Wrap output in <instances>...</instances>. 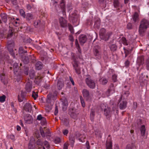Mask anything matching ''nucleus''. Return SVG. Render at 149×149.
Returning <instances> with one entry per match:
<instances>
[{"label":"nucleus","mask_w":149,"mask_h":149,"mask_svg":"<svg viewBox=\"0 0 149 149\" xmlns=\"http://www.w3.org/2000/svg\"><path fill=\"white\" fill-rule=\"evenodd\" d=\"M149 27V21L146 19H143L141 22L139 28V32L142 34L147 28Z\"/></svg>","instance_id":"1"},{"label":"nucleus","mask_w":149,"mask_h":149,"mask_svg":"<svg viewBox=\"0 0 149 149\" xmlns=\"http://www.w3.org/2000/svg\"><path fill=\"white\" fill-rule=\"evenodd\" d=\"M111 34L110 33L106 34V30L104 28H102L100 29V38L105 40H107L109 37L110 35Z\"/></svg>","instance_id":"2"},{"label":"nucleus","mask_w":149,"mask_h":149,"mask_svg":"<svg viewBox=\"0 0 149 149\" xmlns=\"http://www.w3.org/2000/svg\"><path fill=\"white\" fill-rule=\"evenodd\" d=\"M86 81L87 84L90 88L93 89L95 88V85L94 81L90 78H86Z\"/></svg>","instance_id":"3"},{"label":"nucleus","mask_w":149,"mask_h":149,"mask_svg":"<svg viewBox=\"0 0 149 149\" xmlns=\"http://www.w3.org/2000/svg\"><path fill=\"white\" fill-rule=\"evenodd\" d=\"M59 22L61 27H64L67 26V21L63 17H61L59 18Z\"/></svg>","instance_id":"4"},{"label":"nucleus","mask_w":149,"mask_h":149,"mask_svg":"<svg viewBox=\"0 0 149 149\" xmlns=\"http://www.w3.org/2000/svg\"><path fill=\"white\" fill-rule=\"evenodd\" d=\"M24 120L25 122L28 124L32 123L33 121V119L31 116L29 114H26L24 116Z\"/></svg>","instance_id":"5"},{"label":"nucleus","mask_w":149,"mask_h":149,"mask_svg":"<svg viewBox=\"0 0 149 149\" xmlns=\"http://www.w3.org/2000/svg\"><path fill=\"white\" fill-rule=\"evenodd\" d=\"M32 88V82L30 80H29L27 82L25 87V89L28 92H30Z\"/></svg>","instance_id":"6"},{"label":"nucleus","mask_w":149,"mask_h":149,"mask_svg":"<svg viewBox=\"0 0 149 149\" xmlns=\"http://www.w3.org/2000/svg\"><path fill=\"white\" fill-rule=\"evenodd\" d=\"M25 93L21 92V94L18 95V100L19 102H22L25 99Z\"/></svg>","instance_id":"7"},{"label":"nucleus","mask_w":149,"mask_h":149,"mask_svg":"<svg viewBox=\"0 0 149 149\" xmlns=\"http://www.w3.org/2000/svg\"><path fill=\"white\" fill-rule=\"evenodd\" d=\"M24 109L26 111L30 112L31 110L32 107L29 103H26L24 106Z\"/></svg>","instance_id":"8"},{"label":"nucleus","mask_w":149,"mask_h":149,"mask_svg":"<svg viewBox=\"0 0 149 149\" xmlns=\"http://www.w3.org/2000/svg\"><path fill=\"white\" fill-rule=\"evenodd\" d=\"M127 102L126 101L121 102L119 105L120 108L122 110L125 109L127 107Z\"/></svg>","instance_id":"9"},{"label":"nucleus","mask_w":149,"mask_h":149,"mask_svg":"<svg viewBox=\"0 0 149 149\" xmlns=\"http://www.w3.org/2000/svg\"><path fill=\"white\" fill-rule=\"evenodd\" d=\"M78 17L77 15H73L70 17V19L72 20L73 23L76 22L78 21Z\"/></svg>","instance_id":"10"},{"label":"nucleus","mask_w":149,"mask_h":149,"mask_svg":"<svg viewBox=\"0 0 149 149\" xmlns=\"http://www.w3.org/2000/svg\"><path fill=\"white\" fill-rule=\"evenodd\" d=\"M64 86L63 82V81L58 80L57 84V87L59 90H61Z\"/></svg>","instance_id":"11"},{"label":"nucleus","mask_w":149,"mask_h":149,"mask_svg":"<svg viewBox=\"0 0 149 149\" xmlns=\"http://www.w3.org/2000/svg\"><path fill=\"white\" fill-rule=\"evenodd\" d=\"M13 45L12 44L9 45H8V50L10 52L11 55L14 56H15V54L13 52Z\"/></svg>","instance_id":"12"},{"label":"nucleus","mask_w":149,"mask_h":149,"mask_svg":"<svg viewBox=\"0 0 149 149\" xmlns=\"http://www.w3.org/2000/svg\"><path fill=\"white\" fill-rule=\"evenodd\" d=\"M79 40L81 43H84L86 40V37L85 36L82 35L80 36Z\"/></svg>","instance_id":"13"},{"label":"nucleus","mask_w":149,"mask_h":149,"mask_svg":"<svg viewBox=\"0 0 149 149\" xmlns=\"http://www.w3.org/2000/svg\"><path fill=\"white\" fill-rule=\"evenodd\" d=\"M104 114L107 117L110 116V109L108 107L104 109Z\"/></svg>","instance_id":"14"},{"label":"nucleus","mask_w":149,"mask_h":149,"mask_svg":"<svg viewBox=\"0 0 149 149\" xmlns=\"http://www.w3.org/2000/svg\"><path fill=\"white\" fill-rule=\"evenodd\" d=\"M140 130L141 136H144L146 131L145 126L144 125L142 126L141 127Z\"/></svg>","instance_id":"15"},{"label":"nucleus","mask_w":149,"mask_h":149,"mask_svg":"<svg viewBox=\"0 0 149 149\" xmlns=\"http://www.w3.org/2000/svg\"><path fill=\"white\" fill-rule=\"evenodd\" d=\"M82 94L84 97H87L89 95V92L86 89H84L82 91Z\"/></svg>","instance_id":"16"},{"label":"nucleus","mask_w":149,"mask_h":149,"mask_svg":"<svg viewBox=\"0 0 149 149\" xmlns=\"http://www.w3.org/2000/svg\"><path fill=\"white\" fill-rule=\"evenodd\" d=\"M86 138V135L85 134H81L79 137V140L80 141L84 142L85 141V139Z\"/></svg>","instance_id":"17"},{"label":"nucleus","mask_w":149,"mask_h":149,"mask_svg":"<svg viewBox=\"0 0 149 149\" xmlns=\"http://www.w3.org/2000/svg\"><path fill=\"white\" fill-rule=\"evenodd\" d=\"M99 81L100 83L103 85L106 84L108 82L107 79L104 77L101 78L100 79Z\"/></svg>","instance_id":"18"},{"label":"nucleus","mask_w":149,"mask_h":149,"mask_svg":"<svg viewBox=\"0 0 149 149\" xmlns=\"http://www.w3.org/2000/svg\"><path fill=\"white\" fill-rule=\"evenodd\" d=\"M107 149H112V143L111 141H107L106 143Z\"/></svg>","instance_id":"19"},{"label":"nucleus","mask_w":149,"mask_h":149,"mask_svg":"<svg viewBox=\"0 0 149 149\" xmlns=\"http://www.w3.org/2000/svg\"><path fill=\"white\" fill-rule=\"evenodd\" d=\"M1 17L2 19V20L6 22L7 20V15L5 13L2 14L1 15Z\"/></svg>","instance_id":"20"},{"label":"nucleus","mask_w":149,"mask_h":149,"mask_svg":"<svg viewBox=\"0 0 149 149\" xmlns=\"http://www.w3.org/2000/svg\"><path fill=\"white\" fill-rule=\"evenodd\" d=\"M115 92V90L113 88H111L108 90L107 92V95L108 96L110 94H112Z\"/></svg>","instance_id":"21"},{"label":"nucleus","mask_w":149,"mask_h":149,"mask_svg":"<svg viewBox=\"0 0 149 149\" xmlns=\"http://www.w3.org/2000/svg\"><path fill=\"white\" fill-rule=\"evenodd\" d=\"M36 69L39 70L42 68V63L40 62H37L36 65Z\"/></svg>","instance_id":"22"},{"label":"nucleus","mask_w":149,"mask_h":149,"mask_svg":"<svg viewBox=\"0 0 149 149\" xmlns=\"http://www.w3.org/2000/svg\"><path fill=\"white\" fill-rule=\"evenodd\" d=\"M120 41L121 43H122L124 45H128V44L126 40L125 37H122L120 40Z\"/></svg>","instance_id":"23"},{"label":"nucleus","mask_w":149,"mask_h":149,"mask_svg":"<svg viewBox=\"0 0 149 149\" xmlns=\"http://www.w3.org/2000/svg\"><path fill=\"white\" fill-rule=\"evenodd\" d=\"M14 73L16 74L15 73L17 72L18 70L19 69V67L18 63H15L14 64Z\"/></svg>","instance_id":"24"},{"label":"nucleus","mask_w":149,"mask_h":149,"mask_svg":"<svg viewBox=\"0 0 149 149\" xmlns=\"http://www.w3.org/2000/svg\"><path fill=\"white\" fill-rule=\"evenodd\" d=\"M26 18L27 20H30L33 19V17L31 14L28 13L26 14Z\"/></svg>","instance_id":"25"},{"label":"nucleus","mask_w":149,"mask_h":149,"mask_svg":"<svg viewBox=\"0 0 149 149\" xmlns=\"http://www.w3.org/2000/svg\"><path fill=\"white\" fill-rule=\"evenodd\" d=\"M139 15L136 12H135L133 16V19L134 21L136 22L138 19Z\"/></svg>","instance_id":"26"},{"label":"nucleus","mask_w":149,"mask_h":149,"mask_svg":"<svg viewBox=\"0 0 149 149\" xmlns=\"http://www.w3.org/2000/svg\"><path fill=\"white\" fill-rule=\"evenodd\" d=\"M6 97L5 95L0 96V102L3 103L6 101Z\"/></svg>","instance_id":"27"},{"label":"nucleus","mask_w":149,"mask_h":149,"mask_svg":"<svg viewBox=\"0 0 149 149\" xmlns=\"http://www.w3.org/2000/svg\"><path fill=\"white\" fill-rule=\"evenodd\" d=\"M72 64L74 68H75L78 67V62L75 60H74V61L72 62Z\"/></svg>","instance_id":"28"},{"label":"nucleus","mask_w":149,"mask_h":149,"mask_svg":"<svg viewBox=\"0 0 149 149\" xmlns=\"http://www.w3.org/2000/svg\"><path fill=\"white\" fill-rule=\"evenodd\" d=\"M110 48L111 51H114L117 49V46L113 44L110 46Z\"/></svg>","instance_id":"29"},{"label":"nucleus","mask_w":149,"mask_h":149,"mask_svg":"<svg viewBox=\"0 0 149 149\" xmlns=\"http://www.w3.org/2000/svg\"><path fill=\"white\" fill-rule=\"evenodd\" d=\"M29 76L31 79H32L34 77L35 75V73L34 71L32 70L29 73Z\"/></svg>","instance_id":"30"},{"label":"nucleus","mask_w":149,"mask_h":149,"mask_svg":"<svg viewBox=\"0 0 149 149\" xmlns=\"http://www.w3.org/2000/svg\"><path fill=\"white\" fill-rule=\"evenodd\" d=\"M119 4L118 0H114L113 5L115 8H118L119 6Z\"/></svg>","instance_id":"31"},{"label":"nucleus","mask_w":149,"mask_h":149,"mask_svg":"<svg viewBox=\"0 0 149 149\" xmlns=\"http://www.w3.org/2000/svg\"><path fill=\"white\" fill-rule=\"evenodd\" d=\"M63 107L64 110H65L67 106L68 105V103L67 101H65L63 102Z\"/></svg>","instance_id":"32"},{"label":"nucleus","mask_w":149,"mask_h":149,"mask_svg":"<svg viewBox=\"0 0 149 149\" xmlns=\"http://www.w3.org/2000/svg\"><path fill=\"white\" fill-rule=\"evenodd\" d=\"M134 146L133 144L127 145L125 149H133Z\"/></svg>","instance_id":"33"},{"label":"nucleus","mask_w":149,"mask_h":149,"mask_svg":"<svg viewBox=\"0 0 149 149\" xmlns=\"http://www.w3.org/2000/svg\"><path fill=\"white\" fill-rule=\"evenodd\" d=\"M37 145L40 146L38 147V148H39V149H41V148H42V146L41 145L42 143L41 142L40 140L39 139L37 141Z\"/></svg>","instance_id":"34"},{"label":"nucleus","mask_w":149,"mask_h":149,"mask_svg":"<svg viewBox=\"0 0 149 149\" xmlns=\"http://www.w3.org/2000/svg\"><path fill=\"white\" fill-rule=\"evenodd\" d=\"M19 13H20V15L22 16L23 17H25V12L23 9H21L19 10Z\"/></svg>","instance_id":"35"},{"label":"nucleus","mask_w":149,"mask_h":149,"mask_svg":"<svg viewBox=\"0 0 149 149\" xmlns=\"http://www.w3.org/2000/svg\"><path fill=\"white\" fill-rule=\"evenodd\" d=\"M80 99L81 105L83 107H84L85 106V104L83 98L81 96H80Z\"/></svg>","instance_id":"36"},{"label":"nucleus","mask_w":149,"mask_h":149,"mask_svg":"<svg viewBox=\"0 0 149 149\" xmlns=\"http://www.w3.org/2000/svg\"><path fill=\"white\" fill-rule=\"evenodd\" d=\"M117 75L116 74H113L112 75V80L113 82H116L117 81Z\"/></svg>","instance_id":"37"},{"label":"nucleus","mask_w":149,"mask_h":149,"mask_svg":"<svg viewBox=\"0 0 149 149\" xmlns=\"http://www.w3.org/2000/svg\"><path fill=\"white\" fill-rule=\"evenodd\" d=\"M44 144L45 147L47 149H49V145L48 142L47 141H45L44 142Z\"/></svg>","instance_id":"38"},{"label":"nucleus","mask_w":149,"mask_h":149,"mask_svg":"<svg viewBox=\"0 0 149 149\" xmlns=\"http://www.w3.org/2000/svg\"><path fill=\"white\" fill-rule=\"evenodd\" d=\"M68 27L70 31L72 33H74V31L72 26L70 24L68 25Z\"/></svg>","instance_id":"39"},{"label":"nucleus","mask_w":149,"mask_h":149,"mask_svg":"<svg viewBox=\"0 0 149 149\" xmlns=\"http://www.w3.org/2000/svg\"><path fill=\"white\" fill-rule=\"evenodd\" d=\"M32 97H33L34 100H36L38 97L37 93L34 92H33L32 94Z\"/></svg>","instance_id":"40"},{"label":"nucleus","mask_w":149,"mask_h":149,"mask_svg":"<svg viewBox=\"0 0 149 149\" xmlns=\"http://www.w3.org/2000/svg\"><path fill=\"white\" fill-rule=\"evenodd\" d=\"M75 69L76 73L78 74H80L81 73L80 68L79 67L75 68H74Z\"/></svg>","instance_id":"41"},{"label":"nucleus","mask_w":149,"mask_h":149,"mask_svg":"<svg viewBox=\"0 0 149 149\" xmlns=\"http://www.w3.org/2000/svg\"><path fill=\"white\" fill-rule=\"evenodd\" d=\"M75 44L76 47L77 48L78 51L80 52L79 46L78 43V41L77 39H76L75 41Z\"/></svg>","instance_id":"42"},{"label":"nucleus","mask_w":149,"mask_h":149,"mask_svg":"<svg viewBox=\"0 0 149 149\" xmlns=\"http://www.w3.org/2000/svg\"><path fill=\"white\" fill-rule=\"evenodd\" d=\"M61 141V139L58 137H56L54 140V142L56 143H58Z\"/></svg>","instance_id":"43"},{"label":"nucleus","mask_w":149,"mask_h":149,"mask_svg":"<svg viewBox=\"0 0 149 149\" xmlns=\"http://www.w3.org/2000/svg\"><path fill=\"white\" fill-rule=\"evenodd\" d=\"M19 52L20 53H23L26 52V51L24 50L22 47H20L19 49Z\"/></svg>","instance_id":"44"},{"label":"nucleus","mask_w":149,"mask_h":149,"mask_svg":"<svg viewBox=\"0 0 149 149\" xmlns=\"http://www.w3.org/2000/svg\"><path fill=\"white\" fill-rule=\"evenodd\" d=\"M68 131L67 129L63 130H62V133L65 136H67L68 134Z\"/></svg>","instance_id":"45"},{"label":"nucleus","mask_w":149,"mask_h":149,"mask_svg":"<svg viewBox=\"0 0 149 149\" xmlns=\"http://www.w3.org/2000/svg\"><path fill=\"white\" fill-rule=\"evenodd\" d=\"M6 1L7 3H9L11 1L13 4H15L16 3V0H6Z\"/></svg>","instance_id":"46"},{"label":"nucleus","mask_w":149,"mask_h":149,"mask_svg":"<svg viewBox=\"0 0 149 149\" xmlns=\"http://www.w3.org/2000/svg\"><path fill=\"white\" fill-rule=\"evenodd\" d=\"M13 23L15 26H17L19 25V22L18 21L15 20L13 22Z\"/></svg>","instance_id":"47"},{"label":"nucleus","mask_w":149,"mask_h":149,"mask_svg":"<svg viewBox=\"0 0 149 149\" xmlns=\"http://www.w3.org/2000/svg\"><path fill=\"white\" fill-rule=\"evenodd\" d=\"M4 59H5L4 57L3 56V55L2 54V53L1 52H0V61L1 62V61H3Z\"/></svg>","instance_id":"48"},{"label":"nucleus","mask_w":149,"mask_h":149,"mask_svg":"<svg viewBox=\"0 0 149 149\" xmlns=\"http://www.w3.org/2000/svg\"><path fill=\"white\" fill-rule=\"evenodd\" d=\"M95 115V112L93 110H91V114H90V117L91 118V119L93 118Z\"/></svg>","instance_id":"49"},{"label":"nucleus","mask_w":149,"mask_h":149,"mask_svg":"<svg viewBox=\"0 0 149 149\" xmlns=\"http://www.w3.org/2000/svg\"><path fill=\"white\" fill-rule=\"evenodd\" d=\"M46 123V120L45 118L44 117L41 121V123L42 125H44Z\"/></svg>","instance_id":"50"},{"label":"nucleus","mask_w":149,"mask_h":149,"mask_svg":"<svg viewBox=\"0 0 149 149\" xmlns=\"http://www.w3.org/2000/svg\"><path fill=\"white\" fill-rule=\"evenodd\" d=\"M60 4L61 8H64L65 5L64 0H61Z\"/></svg>","instance_id":"51"},{"label":"nucleus","mask_w":149,"mask_h":149,"mask_svg":"<svg viewBox=\"0 0 149 149\" xmlns=\"http://www.w3.org/2000/svg\"><path fill=\"white\" fill-rule=\"evenodd\" d=\"M13 32L12 30H10L9 31V33L8 34V37H11L13 36Z\"/></svg>","instance_id":"52"},{"label":"nucleus","mask_w":149,"mask_h":149,"mask_svg":"<svg viewBox=\"0 0 149 149\" xmlns=\"http://www.w3.org/2000/svg\"><path fill=\"white\" fill-rule=\"evenodd\" d=\"M9 138L10 139H11L12 140V141H15V137L12 134H10L9 136Z\"/></svg>","instance_id":"53"},{"label":"nucleus","mask_w":149,"mask_h":149,"mask_svg":"<svg viewBox=\"0 0 149 149\" xmlns=\"http://www.w3.org/2000/svg\"><path fill=\"white\" fill-rule=\"evenodd\" d=\"M43 118H44V117H42L41 115H39L38 116L37 119L38 120H42Z\"/></svg>","instance_id":"54"},{"label":"nucleus","mask_w":149,"mask_h":149,"mask_svg":"<svg viewBox=\"0 0 149 149\" xmlns=\"http://www.w3.org/2000/svg\"><path fill=\"white\" fill-rule=\"evenodd\" d=\"M146 68L148 70H149V57L147 61Z\"/></svg>","instance_id":"55"},{"label":"nucleus","mask_w":149,"mask_h":149,"mask_svg":"<svg viewBox=\"0 0 149 149\" xmlns=\"http://www.w3.org/2000/svg\"><path fill=\"white\" fill-rule=\"evenodd\" d=\"M69 144L68 143H65L64 145L63 149H68Z\"/></svg>","instance_id":"56"},{"label":"nucleus","mask_w":149,"mask_h":149,"mask_svg":"<svg viewBox=\"0 0 149 149\" xmlns=\"http://www.w3.org/2000/svg\"><path fill=\"white\" fill-rule=\"evenodd\" d=\"M40 21L39 20H37L34 22V24L35 26H37L40 23Z\"/></svg>","instance_id":"57"},{"label":"nucleus","mask_w":149,"mask_h":149,"mask_svg":"<svg viewBox=\"0 0 149 149\" xmlns=\"http://www.w3.org/2000/svg\"><path fill=\"white\" fill-rule=\"evenodd\" d=\"M40 132L41 135L42 136H45V133L42 130L41 128H40Z\"/></svg>","instance_id":"58"},{"label":"nucleus","mask_w":149,"mask_h":149,"mask_svg":"<svg viewBox=\"0 0 149 149\" xmlns=\"http://www.w3.org/2000/svg\"><path fill=\"white\" fill-rule=\"evenodd\" d=\"M40 132L41 135L42 136H45V133L42 130L41 128H40Z\"/></svg>","instance_id":"59"},{"label":"nucleus","mask_w":149,"mask_h":149,"mask_svg":"<svg viewBox=\"0 0 149 149\" xmlns=\"http://www.w3.org/2000/svg\"><path fill=\"white\" fill-rule=\"evenodd\" d=\"M70 79L73 85H74V83L72 78L70 77Z\"/></svg>","instance_id":"60"},{"label":"nucleus","mask_w":149,"mask_h":149,"mask_svg":"<svg viewBox=\"0 0 149 149\" xmlns=\"http://www.w3.org/2000/svg\"><path fill=\"white\" fill-rule=\"evenodd\" d=\"M125 56L126 57L129 54V51L128 50L125 49Z\"/></svg>","instance_id":"61"},{"label":"nucleus","mask_w":149,"mask_h":149,"mask_svg":"<svg viewBox=\"0 0 149 149\" xmlns=\"http://www.w3.org/2000/svg\"><path fill=\"white\" fill-rule=\"evenodd\" d=\"M70 116H71V117H72V118H76V115L75 114H70Z\"/></svg>","instance_id":"62"},{"label":"nucleus","mask_w":149,"mask_h":149,"mask_svg":"<svg viewBox=\"0 0 149 149\" xmlns=\"http://www.w3.org/2000/svg\"><path fill=\"white\" fill-rule=\"evenodd\" d=\"M69 39L70 41H73L74 39L73 36L72 35H70Z\"/></svg>","instance_id":"63"},{"label":"nucleus","mask_w":149,"mask_h":149,"mask_svg":"<svg viewBox=\"0 0 149 149\" xmlns=\"http://www.w3.org/2000/svg\"><path fill=\"white\" fill-rule=\"evenodd\" d=\"M130 63V62L128 60L126 61L125 63V65L126 66H128Z\"/></svg>","instance_id":"64"}]
</instances>
